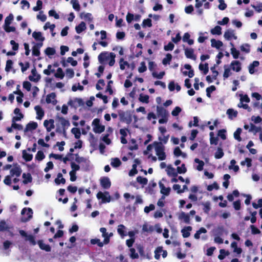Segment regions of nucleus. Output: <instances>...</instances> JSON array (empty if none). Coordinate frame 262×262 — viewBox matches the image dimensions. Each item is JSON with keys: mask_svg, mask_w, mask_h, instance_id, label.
Listing matches in <instances>:
<instances>
[{"mask_svg": "<svg viewBox=\"0 0 262 262\" xmlns=\"http://www.w3.org/2000/svg\"><path fill=\"white\" fill-rule=\"evenodd\" d=\"M154 145L155 147V151L156 155L158 157L159 160H164L166 159V156L164 152V147L161 142L155 141L154 142Z\"/></svg>", "mask_w": 262, "mask_h": 262, "instance_id": "1", "label": "nucleus"}, {"mask_svg": "<svg viewBox=\"0 0 262 262\" xmlns=\"http://www.w3.org/2000/svg\"><path fill=\"white\" fill-rule=\"evenodd\" d=\"M118 113L121 122H125L127 124H129L132 122V117L129 111L119 110Z\"/></svg>", "mask_w": 262, "mask_h": 262, "instance_id": "2", "label": "nucleus"}, {"mask_svg": "<svg viewBox=\"0 0 262 262\" xmlns=\"http://www.w3.org/2000/svg\"><path fill=\"white\" fill-rule=\"evenodd\" d=\"M96 196L98 200L101 199L102 203H109L111 201V197L108 191H105L104 193L99 191L97 193Z\"/></svg>", "mask_w": 262, "mask_h": 262, "instance_id": "3", "label": "nucleus"}, {"mask_svg": "<svg viewBox=\"0 0 262 262\" xmlns=\"http://www.w3.org/2000/svg\"><path fill=\"white\" fill-rule=\"evenodd\" d=\"M19 233L20 235L23 236L25 237L26 241H28L30 243V244L33 246L35 245L36 244V242L35 240V237L32 235H28L26 232L23 230H19Z\"/></svg>", "mask_w": 262, "mask_h": 262, "instance_id": "4", "label": "nucleus"}, {"mask_svg": "<svg viewBox=\"0 0 262 262\" xmlns=\"http://www.w3.org/2000/svg\"><path fill=\"white\" fill-rule=\"evenodd\" d=\"M19 233L20 235L23 236L25 237L26 241H28L30 243V244L33 246L35 245L36 244V242L35 240V237L32 235H28L26 232L23 230H19Z\"/></svg>", "mask_w": 262, "mask_h": 262, "instance_id": "5", "label": "nucleus"}, {"mask_svg": "<svg viewBox=\"0 0 262 262\" xmlns=\"http://www.w3.org/2000/svg\"><path fill=\"white\" fill-rule=\"evenodd\" d=\"M68 104L71 107L77 108L79 106H83L84 102L81 98H75L73 100H70L68 102Z\"/></svg>", "mask_w": 262, "mask_h": 262, "instance_id": "6", "label": "nucleus"}, {"mask_svg": "<svg viewBox=\"0 0 262 262\" xmlns=\"http://www.w3.org/2000/svg\"><path fill=\"white\" fill-rule=\"evenodd\" d=\"M13 166L14 167L10 171L11 176H16L17 177H19L22 172L20 166L17 163H15L13 164Z\"/></svg>", "mask_w": 262, "mask_h": 262, "instance_id": "7", "label": "nucleus"}, {"mask_svg": "<svg viewBox=\"0 0 262 262\" xmlns=\"http://www.w3.org/2000/svg\"><path fill=\"white\" fill-rule=\"evenodd\" d=\"M101 187L105 189H109L111 186V182L107 177H103L100 180Z\"/></svg>", "mask_w": 262, "mask_h": 262, "instance_id": "8", "label": "nucleus"}, {"mask_svg": "<svg viewBox=\"0 0 262 262\" xmlns=\"http://www.w3.org/2000/svg\"><path fill=\"white\" fill-rule=\"evenodd\" d=\"M31 74L32 75H29L28 77L29 79L31 81L37 82L40 79L41 76L39 74L37 73L35 67H34V68L32 69Z\"/></svg>", "mask_w": 262, "mask_h": 262, "instance_id": "9", "label": "nucleus"}, {"mask_svg": "<svg viewBox=\"0 0 262 262\" xmlns=\"http://www.w3.org/2000/svg\"><path fill=\"white\" fill-rule=\"evenodd\" d=\"M110 57V53H109L107 52H101L98 57V59L99 60V62L103 64L105 62H106Z\"/></svg>", "mask_w": 262, "mask_h": 262, "instance_id": "10", "label": "nucleus"}, {"mask_svg": "<svg viewBox=\"0 0 262 262\" xmlns=\"http://www.w3.org/2000/svg\"><path fill=\"white\" fill-rule=\"evenodd\" d=\"M224 36L227 40H230L232 38L236 40L237 38V36L235 35L234 31L231 29L226 30L224 33Z\"/></svg>", "mask_w": 262, "mask_h": 262, "instance_id": "11", "label": "nucleus"}, {"mask_svg": "<svg viewBox=\"0 0 262 262\" xmlns=\"http://www.w3.org/2000/svg\"><path fill=\"white\" fill-rule=\"evenodd\" d=\"M43 125L46 128L47 131L50 132L55 127L54 120L52 119L45 120L43 122Z\"/></svg>", "mask_w": 262, "mask_h": 262, "instance_id": "12", "label": "nucleus"}, {"mask_svg": "<svg viewBox=\"0 0 262 262\" xmlns=\"http://www.w3.org/2000/svg\"><path fill=\"white\" fill-rule=\"evenodd\" d=\"M157 112L158 117L163 118L168 117L169 114L168 111L162 106H157Z\"/></svg>", "mask_w": 262, "mask_h": 262, "instance_id": "13", "label": "nucleus"}, {"mask_svg": "<svg viewBox=\"0 0 262 262\" xmlns=\"http://www.w3.org/2000/svg\"><path fill=\"white\" fill-rule=\"evenodd\" d=\"M14 113L18 116H14L12 119V122H15L16 121H19L24 118V115L20 112V110L19 108H15L14 110Z\"/></svg>", "mask_w": 262, "mask_h": 262, "instance_id": "14", "label": "nucleus"}, {"mask_svg": "<svg viewBox=\"0 0 262 262\" xmlns=\"http://www.w3.org/2000/svg\"><path fill=\"white\" fill-rule=\"evenodd\" d=\"M27 211V215H28V217L26 219H22V221L23 222H27L28 221L30 220L32 217V215H33V210L31 208H24L22 209L21 211V214H24Z\"/></svg>", "mask_w": 262, "mask_h": 262, "instance_id": "15", "label": "nucleus"}, {"mask_svg": "<svg viewBox=\"0 0 262 262\" xmlns=\"http://www.w3.org/2000/svg\"><path fill=\"white\" fill-rule=\"evenodd\" d=\"M37 244L39 248L46 252H50L51 251V247L49 245L43 243V240L40 239L37 241Z\"/></svg>", "mask_w": 262, "mask_h": 262, "instance_id": "16", "label": "nucleus"}, {"mask_svg": "<svg viewBox=\"0 0 262 262\" xmlns=\"http://www.w3.org/2000/svg\"><path fill=\"white\" fill-rule=\"evenodd\" d=\"M185 55L187 58L195 60L196 56L194 54V50L192 48L185 49Z\"/></svg>", "mask_w": 262, "mask_h": 262, "instance_id": "17", "label": "nucleus"}, {"mask_svg": "<svg viewBox=\"0 0 262 262\" xmlns=\"http://www.w3.org/2000/svg\"><path fill=\"white\" fill-rule=\"evenodd\" d=\"M59 120L60 122V123L63 127V133L64 136L66 135V128L68 127L70 124L69 121V120L66 119L63 117H59Z\"/></svg>", "mask_w": 262, "mask_h": 262, "instance_id": "18", "label": "nucleus"}, {"mask_svg": "<svg viewBox=\"0 0 262 262\" xmlns=\"http://www.w3.org/2000/svg\"><path fill=\"white\" fill-rule=\"evenodd\" d=\"M42 46V42L35 44L32 48V55L34 56H39L40 55V48Z\"/></svg>", "mask_w": 262, "mask_h": 262, "instance_id": "19", "label": "nucleus"}, {"mask_svg": "<svg viewBox=\"0 0 262 262\" xmlns=\"http://www.w3.org/2000/svg\"><path fill=\"white\" fill-rule=\"evenodd\" d=\"M56 94L55 93H51L48 94L46 97V102L47 103H52L53 105H55L57 103V101L55 99Z\"/></svg>", "mask_w": 262, "mask_h": 262, "instance_id": "20", "label": "nucleus"}, {"mask_svg": "<svg viewBox=\"0 0 262 262\" xmlns=\"http://www.w3.org/2000/svg\"><path fill=\"white\" fill-rule=\"evenodd\" d=\"M232 70L238 72L241 70V64L239 61L233 60L230 64Z\"/></svg>", "mask_w": 262, "mask_h": 262, "instance_id": "21", "label": "nucleus"}, {"mask_svg": "<svg viewBox=\"0 0 262 262\" xmlns=\"http://www.w3.org/2000/svg\"><path fill=\"white\" fill-rule=\"evenodd\" d=\"M184 67L185 69L189 70V71L188 72L187 71L183 72V74L185 75H188L189 78L193 77L194 74L193 70L192 69L191 65L189 64H185Z\"/></svg>", "mask_w": 262, "mask_h": 262, "instance_id": "22", "label": "nucleus"}, {"mask_svg": "<svg viewBox=\"0 0 262 262\" xmlns=\"http://www.w3.org/2000/svg\"><path fill=\"white\" fill-rule=\"evenodd\" d=\"M34 109L36 112V119L41 120L45 115L44 111L39 105L35 106Z\"/></svg>", "mask_w": 262, "mask_h": 262, "instance_id": "23", "label": "nucleus"}, {"mask_svg": "<svg viewBox=\"0 0 262 262\" xmlns=\"http://www.w3.org/2000/svg\"><path fill=\"white\" fill-rule=\"evenodd\" d=\"M159 187L161 189L160 191L162 194L166 196H167L169 194L171 191V188L170 187H165L164 184L161 182L159 183Z\"/></svg>", "mask_w": 262, "mask_h": 262, "instance_id": "24", "label": "nucleus"}, {"mask_svg": "<svg viewBox=\"0 0 262 262\" xmlns=\"http://www.w3.org/2000/svg\"><path fill=\"white\" fill-rule=\"evenodd\" d=\"M38 124L35 122H30L28 123L25 128V132H27L29 130H34L37 128Z\"/></svg>", "mask_w": 262, "mask_h": 262, "instance_id": "25", "label": "nucleus"}, {"mask_svg": "<svg viewBox=\"0 0 262 262\" xmlns=\"http://www.w3.org/2000/svg\"><path fill=\"white\" fill-rule=\"evenodd\" d=\"M211 46L213 48L220 49L221 47L223 46V43L221 40H216V39L212 38L211 39Z\"/></svg>", "mask_w": 262, "mask_h": 262, "instance_id": "26", "label": "nucleus"}, {"mask_svg": "<svg viewBox=\"0 0 262 262\" xmlns=\"http://www.w3.org/2000/svg\"><path fill=\"white\" fill-rule=\"evenodd\" d=\"M192 230V227L191 226L185 227L181 230L182 236L184 238H187L190 235V231Z\"/></svg>", "mask_w": 262, "mask_h": 262, "instance_id": "27", "label": "nucleus"}, {"mask_svg": "<svg viewBox=\"0 0 262 262\" xmlns=\"http://www.w3.org/2000/svg\"><path fill=\"white\" fill-rule=\"evenodd\" d=\"M86 24L84 21H81L78 26L75 27V30L78 34L81 33L86 29Z\"/></svg>", "mask_w": 262, "mask_h": 262, "instance_id": "28", "label": "nucleus"}, {"mask_svg": "<svg viewBox=\"0 0 262 262\" xmlns=\"http://www.w3.org/2000/svg\"><path fill=\"white\" fill-rule=\"evenodd\" d=\"M227 114L230 119H233V118H236L237 116L238 112L233 108H229L227 111Z\"/></svg>", "mask_w": 262, "mask_h": 262, "instance_id": "29", "label": "nucleus"}, {"mask_svg": "<svg viewBox=\"0 0 262 262\" xmlns=\"http://www.w3.org/2000/svg\"><path fill=\"white\" fill-rule=\"evenodd\" d=\"M32 36L36 40L40 41L41 42L45 40V37L42 36L41 32L34 31L32 33Z\"/></svg>", "mask_w": 262, "mask_h": 262, "instance_id": "30", "label": "nucleus"}, {"mask_svg": "<svg viewBox=\"0 0 262 262\" xmlns=\"http://www.w3.org/2000/svg\"><path fill=\"white\" fill-rule=\"evenodd\" d=\"M22 177L24 179V180L23 181V184H27L29 183L32 182V177L30 173H28L27 174L24 173Z\"/></svg>", "mask_w": 262, "mask_h": 262, "instance_id": "31", "label": "nucleus"}, {"mask_svg": "<svg viewBox=\"0 0 262 262\" xmlns=\"http://www.w3.org/2000/svg\"><path fill=\"white\" fill-rule=\"evenodd\" d=\"M167 173L169 176H172L173 177H177L178 176L177 172L176 171L175 169L171 165L167 166Z\"/></svg>", "mask_w": 262, "mask_h": 262, "instance_id": "32", "label": "nucleus"}, {"mask_svg": "<svg viewBox=\"0 0 262 262\" xmlns=\"http://www.w3.org/2000/svg\"><path fill=\"white\" fill-rule=\"evenodd\" d=\"M179 219L180 220H183L184 222L186 224L190 223V216L188 214L185 213L184 212H182L180 215Z\"/></svg>", "mask_w": 262, "mask_h": 262, "instance_id": "33", "label": "nucleus"}, {"mask_svg": "<svg viewBox=\"0 0 262 262\" xmlns=\"http://www.w3.org/2000/svg\"><path fill=\"white\" fill-rule=\"evenodd\" d=\"M75 160L78 164L83 163L85 164L86 166H89V163H90L89 160L84 157H76V158L75 159Z\"/></svg>", "mask_w": 262, "mask_h": 262, "instance_id": "34", "label": "nucleus"}, {"mask_svg": "<svg viewBox=\"0 0 262 262\" xmlns=\"http://www.w3.org/2000/svg\"><path fill=\"white\" fill-rule=\"evenodd\" d=\"M199 69L200 71H203L204 75H206L209 71L208 64L207 63L204 64L201 63L199 64Z\"/></svg>", "mask_w": 262, "mask_h": 262, "instance_id": "35", "label": "nucleus"}, {"mask_svg": "<svg viewBox=\"0 0 262 262\" xmlns=\"http://www.w3.org/2000/svg\"><path fill=\"white\" fill-rule=\"evenodd\" d=\"M259 62L258 61H254L249 66V72L252 74L254 73V68L259 66Z\"/></svg>", "mask_w": 262, "mask_h": 262, "instance_id": "36", "label": "nucleus"}, {"mask_svg": "<svg viewBox=\"0 0 262 262\" xmlns=\"http://www.w3.org/2000/svg\"><path fill=\"white\" fill-rule=\"evenodd\" d=\"M224 231V227L223 226H218L214 230V234L217 236L222 235Z\"/></svg>", "mask_w": 262, "mask_h": 262, "instance_id": "37", "label": "nucleus"}, {"mask_svg": "<svg viewBox=\"0 0 262 262\" xmlns=\"http://www.w3.org/2000/svg\"><path fill=\"white\" fill-rule=\"evenodd\" d=\"M23 158L26 161L29 162L32 160L33 155L27 152L26 150H23L22 151Z\"/></svg>", "mask_w": 262, "mask_h": 262, "instance_id": "38", "label": "nucleus"}, {"mask_svg": "<svg viewBox=\"0 0 262 262\" xmlns=\"http://www.w3.org/2000/svg\"><path fill=\"white\" fill-rule=\"evenodd\" d=\"M250 128L249 129V132L253 133L254 134H256L257 133L261 131V127H257L253 123H250Z\"/></svg>", "mask_w": 262, "mask_h": 262, "instance_id": "39", "label": "nucleus"}, {"mask_svg": "<svg viewBox=\"0 0 262 262\" xmlns=\"http://www.w3.org/2000/svg\"><path fill=\"white\" fill-rule=\"evenodd\" d=\"M224 155L223 149L221 147H218L214 154V157L216 159L222 158Z\"/></svg>", "mask_w": 262, "mask_h": 262, "instance_id": "40", "label": "nucleus"}, {"mask_svg": "<svg viewBox=\"0 0 262 262\" xmlns=\"http://www.w3.org/2000/svg\"><path fill=\"white\" fill-rule=\"evenodd\" d=\"M211 33L213 35H220L222 34V28L219 26H216L211 30Z\"/></svg>", "mask_w": 262, "mask_h": 262, "instance_id": "41", "label": "nucleus"}, {"mask_svg": "<svg viewBox=\"0 0 262 262\" xmlns=\"http://www.w3.org/2000/svg\"><path fill=\"white\" fill-rule=\"evenodd\" d=\"M71 133L74 135L75 138L79 139L81 136L80 130L79 128L73 127L71 129Z\"/></svg>", "mask_w": 262, "mask_h": 262, "instance_id": "42", "label": "nucleus"}, {"mask_svg": "<svg viewBox=\"0 0 262 262\" xmlns=\"http://www.w3.org/2000/svg\"><path fill=\"white\" fill-rule=\"evenodd\" d=\"M220 254L218 256V258L220 260L224 259L226 256H228L230 254L228 251H226L224 249H221L220 250Z\"/></svg>", "mask_w": 262, "mask_h": 262, "instance_id": "43", "label": "nucleus"}, {"mask_svg": "<svg viewBox=\"0 0 262 262\" xmlns=\"http://www.w3.org/2000/svg\"><path fill=\"white\" fill-rule=\"evenodd\" d=\"M9 227L6 224L5 221L2 220L0 221V232L9 231Z\"/></svg>", "mask_w": 262, "mask_h": 262, "instance_id": "44", "label": "nucleus"}, {"mask_svg": "<svg viewBox=\"0 0 262 262\" xmlns=\"http://www.w3.org/2000/svg\"><path fill=\"white\" fill-rule=\"evenodd\" d=\"M105 129V126L103 125H98V126H96V127H93V131L95 133L97 134H100L104 131Z\"/></svg>", "mask_w": 262, "mask_h": 262, "instance_id": "45", "label": "nucleus"}, {"mask_svg": "<svg viewBox=\"0 0 262 262\" xmlns=\"http://www.w3.org/2000/svg\"><path fill=\"white\" fill-rule=\"evenodd\" d=\"M80 17L81 18H84V19L87 20L90 22H91L93 20L92 15L90 13H81L80 14Z\"/></svg>", "mask_w": 262, "mask_h": 262, "instance_id": "46", "label": "nucleus"}, {"mask_svg": "<svg viewBox=\"0 0 262 262\" xmlns=\"http://www.w3.org/2000/svg\"><path fill=\"white\" fill-rule=\"evenodd\" d=\"M194 162L196 163H198V165L196 167V169L199 171H202L203 169L204 162L198 158H195L194 159Z\"/></svg>", "mask_w": 262, "mask_h": 262, "instance_id": "47", "label": "nucleus"}, {"mask_svg": "<svg viewBox=\"0 0 262 262\" xmlns=\"http://www.w3.org/2000/svg\"><path fill=\"white\" fill-rule=\"evenodd\" d=\"M202 205H203V211L206 214H208L211 208H210V203L209 201H207L205 203H203Z\"/></svg>", "mask_w": 262, "mask_h": 262, "instance_id": "48", "label": "nucleus"}, {"mask_svg": "<svg viewBox=\"0 0 262 262\" xmlns=\"http://www.w3.org/2000/svg\"><path fill=\"white\" fill-rule=\"evenodd\" d=\"M139 100L141 102L148 103L149 102V96L141 94L139 96Z\"/></svg>", "mask_w": 262, "mask_h": 262, "instance_id": "49", "label": "nucleus"}, {"mask_svg": "<svg viewBox=\"0 0 262 262\" xmlns=\"http://www.w3.org/2000/svg\"><path fill=\"white\" fill-rule=\"evenodd\" d=\"M242 132V129L241 128H238L236 130V131L234 133V138L235 139L237 140L238 141H242V138L240 136V135Z\"/></svg>", "mask_w": 262, "mask_h": 262, "instance_id": "50", "label": "nucleus"}, {"mask_svg": "<svg viewBox=\"0 0 262 262\" xmlns=\"http://www.w3.org/2000/svg\"><path fill=\"white\" fill-rule=\"evenodd\" d=\"M172 56L171 54L167 53L166 55V57L163 58L162 60V63L164 65H166L167 64H169L170 61L171 60Z\"/></svg>", "mask_w": 262, "mask_h": 262, "instance_id": "51", "label": "nucleus"}, {"mask_svg": "<svg viewBox=\"0 0 262 262\" xmlns=\"http://www.w3.org/2000/svg\"><path fill=\"white\" fill-rule=\"evenodd\" d=\"M54 75L55 77L62 79L64 76V73H63L61 68H58L57 70V72Z\"/></svg>", "mask_w": 262, "mask_h": 262, "instance_id": "52", "label": "nucleus"}, {"mask_svg": "<svg viewBox=\"0 0 262 262\" xmlns=\"http://www.w3.org/2000/svg\"><path fill=\"white\" fill-rule=\"evenodd\" d=\"M111 165L114 167H118L121 164V162L118 158L113 159V161L111 163Z\"/></svg>", "mask_w": 262, "mask_h": 262, "instance_id": "53", "label": "nucleus"}, {"mask_svg": "<svg viewBox=\"0 0 262 262\" xmlns=\"http://www.w3.org/2000/svg\"><path fill=\"white\" fill-rule=\"evenodd\" d=\"M45 54L48 56H52L55 54V49L53 48L48 47L45 51Z\"/></svg>", "mask_w": 262, "mask_h": 262, "instance_id": "54", "label": "nucleus"}, {"mask_svg": "<svg viewBox=\"0 0 262 262\" xmlns=\"http://www.w3.org/2000/svg\"><path fill=\"white\" fill-rule=\"evenodd\" d=\"M125 229V227L122 225L120 224L118 226V228L117 229L118 233L122 236H125L126 234H125L124 230Z\"/></svg>", "mask_w": 262, "mask_h": 262, "instance_id": "55", "label": "nucleus"}, {"mask_svg": "<svg viewBox=\"0 0 262 262\" xmlns=\"http://www.w3.org/2000/svg\"><path fill=\"white\" fill-rule=\"evenodd\" d=\"M163 251V247L161 246L158 247L155 251V258L156 259H159L160 257V253Z\"/></svg>", "mask_w": 262, "mask_h": 262, "instance_id": "56", "label": "nucleus"}, {"mask_svg": "<svg viewBox=\"0 0 262 262\" xmlns=\"http://www.w3.org/2000/svg\"><path fill=\"white\" fill-rule=\"evenodd\" d=\"M45 158V155L42 151L39 150L37 151L36 156V160L40 161H42Z\"/></svg>", "mask_w": 262, "mask_h": 262, "instance_id": "57", "label": "nucleus"}, {"mask_svg": "<svg viewBox=\"0 0 262 262\" xmlns=\"http://www.w3.org/2000/svg\"><path fill=\"white\" fill-rule=\"evenodd\" d=\"M129 251H130L129 256L132 259L138 258V257H139L138 254L136 252V250L135 248H130L129 249Z\"/></svg>", "mask_w": 262, "mask_h": 262, "instance_id": "58", "label": "nucleus"}, {"mask_svg": "<svg viewBox=\"0 0 262 262\" xmlns=\"http://www.w3.org/2000/svg\"><path fill=\"white\" fill-rule=\"evenodd\" d=\"M19 65L21 67V70L23 73L25 72L30 67V63L28 61L26 62L25 64L22 62H20Z\"/></svg>", "mask_w": 262, "mask_h": 262, "instance_id": "59", "label": "nucleus"}, {"mask_svg": "<svg viewBox=\"0 0 262 262\" xmlns=\"http://www.w3.org/2000/svg\"><path fill=\"white\" fill-rule=\"evenodd\" d=\"M142 26L143 27H151L152 26V21L150 18H147L143 20Z\"/></svg>", "mask_w": 262, "mask_h": 262, "instance_id": "60", "label": "nucleus"}, {"mask_svg": "<svg viewBox=\"0 0 262 262\" xmlns=\"http://www.w3.org/2000/svg\"><path fill=\"white\" fill-rule=\"evenodd\" d=\"M231 53L234 59H237L239 57V52L234 47L231 49Z\"/></svg>", "mask_w": 262, "mask_h": 262, "instance_id": "61", "label": "nucleus"}, {"mask_svg": "<svg viewBox=\"0 0 262 262\" xmlns=\"http://www.w3.org/2000/svg\"><path fill=\"white\" fill-rule=\"evenodd\" d=\"M71 3L72 4L73 8L77 11H79L80 9V6L77 0H71Z\"/></svg>", "mask_w": 262, "mask_h": 262, "instance_id": "62", "label": "nucleus"}, {"mask_svg": "<svg viewBox=\"0 0 262 262\" xmlns=\"http://www.w3.org/2000/svg\"><path fill=\"white\" fill-rule=\"evenodd\" d=\"M216 90V88L214 85H211L207 88L206 90V95L208 97H211V93Z\"/></svg>", "mask_w": 262, "mask_h": 262, "instance_id": "63", "label": "nucleus"}, {"mask_svg": "<svg viewBox=\"0 0 262 262\" xmlns=\"http://www.w3.org/2000/svg\"><path fill=\"white\" fill-rule=\"evenodd\" d=\"M136 180L138 183L143 185H146L148 182V180L147 178H143L141 176H138Z\"/></svg>", "mask_w": 262, "mask_h": 262, "instance_id": "64", "label": "nucleus"}]
</instances>
